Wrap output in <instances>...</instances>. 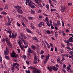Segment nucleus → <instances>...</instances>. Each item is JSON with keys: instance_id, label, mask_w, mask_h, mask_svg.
I'll use <instances>...</instances> for the list:
<instances>
[{"instance_id": "f257e3e1", "label": "nucleus", "mask_w": 73, "mask_h": 73, "mask_svg": "<svg viewBox=\"0 0 73 73\" xmlns=\"http://www.w3.org/2000/svg\"><path fill=\"white\" fill-rule=\"evenodd\" d=\"M26 0V4L27 5V4L28 3V5L29 7H31L32 8H35V7L33 5L32 2L31 1V0Z\"/></svg>"}, {"instance_id": "f03ea898", "label": "nucleus", "mask_w": 73, "mask_h": 73, "mask_svg": "<svg viewBox=\"0 0 73 73\" xmlns=\"http://www.w3.org/2000/svg\"><path fill=\"white\" fill-rule=\"evenodd\" d=\"M16 65H17V66H16ZM12 66H13V67H14L15 66H16L15 67V68H17V69L19 70H20V69H19V64H17V62H16L15 63H13V65Z\"/></svg>"}, {"instance_id": "7ed1b4c3", "label": "nucleus", "mask_w": 73, "mask_h": 73, "mask_svg": "<svg viewBox=\"0 0 73 73\" xmlns=\"http://www.w3.org/2000/svg\"><path fill=\"white\" fill-rule=\"evenodd\" d=\"M6 41L7 42V44H8L10 48H12V44H10V43L9 42V39L8 38L7 39H6Z\"/></svg>"}, {"instance_id": "20e7f679", "label": "nucleus", "mask_w": 73, "mask_h": 73, "mask_svg": "<svg viewBox=\"0 0 73 73\" xmlns=\"http://www.w3.org/2000/svg\"><path fill=\"white\" fill-rule=\"evenodd\" d=\"M6 51H4V54L5 56H7L8 54L9 50L8 49V47L7 46L6 47Z\"/></svg>"}, {"instance_id": "39448f33", "label": "nucleus", "mask_w": 73, "mask_h": 73, "mask_svg": "<svg viewBox=\"0 0 73 73\" xmlns=\"http://www.w3.org/2000/svg\"><path fill=\"white\" fill-rule=\"evenodd\" d=\"M11 56L12 57H18V55L16 54V53L14 52L12 53Z\"/></svg>"}, {"instance_id": "423d86ee", "label": "nucleus", "mask_w": 73, "mask_h": 73, "mask_svg": "<svg viewBox=\"0 0 73 73\" xmlns=\"http://www.w3.org/2000/svg\"><path fill=\"white\" fill-rule=\"evenodd\" d=\"M60 11L62 12H64L65 11V7L64 6H62Z\"/></svg>"}, {"instance_id": "0eeeda50", "label": "nucleus", "mask_w": 73, "mask_h": 73, "mask_svg": "<svg viewBox=\"0 0 73 73\" xmlns=\"http://www.w3.org/2000/svg\"><path fill=\"white\" fill-rule=\"evenodd\" d=\"M18 43L19 45V46H20L21 49L22 50H23V48L21 46V44H22V42H21V41H19V42H18Z\"/></svg>"}, {"instance_id": "6e6552de", "label": "nucleus", "mask_w": 73, "mask_h": 73, "mask_svg": "<svg viewBox=\"0 0 73 73\" xmlns=\"http://www.w3.org/2000/svg\"><path fill=\"white\" fill-rule=\"evenodd\" d=\"M35 55V56H34V60H35L34 61V64H37V62L36 61H37V58L36 57V56Z\"/></svg>"}, {"instance_id": "1a4fd4ad", "label": "nucleus", "mask_w": 73, "mask_h": 73, "mask_svg": "<svg viewBox=\"0 0 73 73\" xmlns=\"http://www.w3.org/2000/svg\"><path fill=\"white\" fill-rule=\"evenodd\" d=\"M28 52L31 53H34L35 52L33 50H31V48H29L28 50Z\"/></svg>"}, {"instance_id": "9d476101", "label": "nucleus", "mask_w": 73, "mask_h": 73, "mask_svg": "<svg viewBox=\"0 0 73 73\" xmlns=\"http://www.w3.org/2000/svg\"><path fill=\"white\" fill-rule=\"evenodd\" d=\"M52 69L54 71H57V70H58V68H57L55 66H52Z\"/></svg>"}, {"instance_id": "9b49d317", "label": "nucleus", "mask_w": 73, "mask_h": 73, "mask_svg": "<svg viewBox=\"0 0 73 73\" xmlns=\"http://www.w3.org/2000/svg\"><path fill=\"white\" fill-rule=\"evenodd\" d=\"M14 8H17V9H18V11H19V10H20V9L21 8V7H20V6H15L14 7Z\"/></svg>"}, {"instance_id": "f8f14e48", "label": "nucleus", "mask_w": 73, "mask_h": 73, "mask_svg": "<svg viewBox=\"0 0 73 73\" xmlns=\"http://www.w3.org/2000/svg\"><path fill=\"white\" fill-rule=\"evenodd\" d=\"M72 39L73 38L72 37L69 39L68 40L69 41V42H73V40Z\"/></svg>"}, {"instance_id": "ddd939ff", "label": "nucleus", "mask_w": 73, "mask_h": 73, "mask_svg": "<svg viewBox=\"0 0 73 73\" xmlns=\"http://www.w3.org/2000/svg\"><path fill=\"white\" fill-rule=\"evenodd\" d=\"M16 36H17V35H16L15 34L14 35V34L13 33L12 34V36L13 38H16Z\"/></svg>"}, {"instance_id": "4468645a", "label": "nucleus", "mask_w": 73, "mask_h": 73, "mask_svg": "<svg viewBox=\"0 0 73 73\" xmlns=\"http://www.w3.org/2000/svg\"><path fill=\"white\" fill-rule=\"evenodd\" d=\"M17 11L19 13H23V11L21 9L18 10Z\"/></svg>"}, {"instance_id": "2eb2a0df", "label": "nucleus", "mask_w": 73, "mask_h": 73, "mask_svg": "<svg viewBox=\"0 0 73 73\" xmlns=\"http://www.w3.org/2000/svg\"><path fill=\"white\" fill-rule=\"evenodd\" d=\"M11 70L12 72H13L15 71V67H12Z\"/></svg>"}, {"instance_id": "dca6fc26", "label": "nucleus", "mask_w": 73, "mask_h": 73, "mask_svg": "<svg viewBox=\"0 0 73 73\" xmlns=\"http://www.w3.org/2000/svg\"><path fill=\"white\" fill-rule=\"evenodd\" d=\"M26 30L27 31V32H28V33H32V32L30 30H29L28 29H26Z\"/></svg>"}, {"instance_id": "f3484780", "label": "nucleus", "mask_w": 73, "mask_h": 73, "mask_svg": "<svg viewBox=\"0 0 73 73\" xmlns=\"http://www.w3.org/2000/svg\"><path fill=\"white\" fill-rule=\"evenodd\" d=\"M69 53L71 55V56L73 57V52L72 51H70L69 52Z\"/></svg>"}, {"instance_id": "a211bd4d", "label": "nucleus", "mask_w": 73, "mask_h": 73, "mask_svg": "<svg viewBox=\"0 0 73 73\" xmlns=\"http://www.w3.org/2000/svg\"><path fill=\"white\" fill-rule=\"evenodd\" d=\"M57 24L58 25L60 26L61 25V23H60V22L59 21H57Z\"/></svg>"}, {"instance_id": "6ab92c4d", "label": "nucleus", "mask_w": 73, "mask_h": 73, "mask_svg": "<svg viewBox=\"0 0 73 73\" xmlns=\"http://www.w3.org/2000/svg\"><path fill=\"white\" fill-rule=\"evenodd\" d=\"M52 69H53V67L52 66H50V69H49V70L50 72H51L52 70Z\"/></svg>"}, {"instance_id": "aec40b11", "label": "nucleus", "mask_w": 73, "mask_h": 73, "mask_svg": "<svg viewBox=\"0 0 73 73\" xmlns=\"http://www.w3.org/2000/svg\"><path fill=\"white\" fill-rule=\"evenodd\" d=\"M34 70H33V73H37L36 69V68H35V69H34Z\"/></svg>"}, {"instance_id": "412c9836", "label": "nucleus", "mask_w": 73, "mask_h": 73, "mask_svg": "<svg viewBox=\"0 0 73 73\" xmlns=\"http://www.w3.org/2000/svg\"><path fill=\"white\" fill-rule=\"evenodd\" d=\"M34 40H36V41L38 42V39H37V38L36 37H34Z\"/></svg>"}, {"instance_id": "4be33fe9", "label": "nucleus", "mask_w": 73, "mask_h": 73, "mask_svg": "<svg viewBox=\"0 0 73 73\" xmlns=\"http://www.w3.org/2000/svg\"><path fill=\"white\" fill-rule=\"evenodd\" d=\"M46 7L48 10H49V5H48V4H47L46 6Z\"/></svg>"}, {"instance_id": "5701e85b", "label": "nucleus", "mask_w": 73, "mask_h": 73, "mask_svg": "<svg viewBox=\"0 0 73 73\" xmlns=\"http://www.w3.org/2000/svg\"><path fill=\"white\" fill-rule=\"evenodd\" d=\"M57 62H58V63H59V64H61V65L62 64V62H61V61H60L59 60H57Z\"/></svg>"}, {"instance_id": "b1692460", "label": "nucleus", "mask_w": 73, "mask_h": 73, "mask_svg": "<svg viewBox=\"0 0 73 73\" xmlns=\"http://www.w3.org/2000/svg\"><path fill=\"white\" fill-rule=\"evenodd\" d=\"M49 55L48 54V56L46 57V60H48L49 59Z\"/></svg>"}, {"instance_id": "393cba45", "label": "nucleus", "mask_w": 73, "mask_h": 73, "mask_svg": "<svg viewBox=\"0 0 73 73\" xmlns=\"http://www.w3.org/2000/svg\"><path fill=\"white\" fill-rule=\"evenodd\" d=\"M5 9H8V7L7 5H5Z\"/></svg>"}, {"instance_id": "a878e982", "label": "nucleus", "mask_w": 73, "mask_h": 73, "mask_svg": "<svg viewBox=\"0 0 73 73\" xmlns=\"http://www.w3.org/2000/svg\"><path fill=\"white\" fill-rule=\"evenodd\" d=\"M31 48L33 49H36V46H31Z\"/></svg>"}, {"instance_id": "bb28decb", "label": "nucleus", "mask_w": 73, "mask_h": 73, "mask_svg": "<svg viewBox=\"0 0 73 73\" xmlns=\"http://www.w3.org/2000/svg\"><path fill=\"white\" fill-rule=\"evenodd\" d=\"M25 45H28V42L26 41H24L23 42Z\"/></svg>"}, {"instance_id": "cd10ccee", "label": "nucleus", "mask_w": 73, "mask_h": 73, "mask_svg": "<svg viewBox=\"0 0 73 73\" xmlns=\"http://www.w3.org/2000/svg\"><path fill=\"white\" fill-rule=\"evenodd\" d=\"M6 39H7V38L6 39L5 38H3L1 40L2 42H5L6 40Z\"/></svg>"}, {"instance_id": "c85d7f7f", "label": "nucleus", "mask_w": 73, "mask_h": 73, "mask_svg": "<svg viewBox=\"0 0 73 73\" xmlns=\"http://www.w3.org/2000/svg\"><path fill=\"white\" fill-rule=\"evenodd\" d=\"M46 32L48 34H50V32L49 30H48L46 31Z\"/></svg>"}, {"instance_id": "c756f323", "label": "nucleus", "mask_w": 73, "mask_h": 73, "mask_svg": "<svg viewBox=\"0 0 73 73\" xmlns=\"http://www.w3.org/2000/svg\"><path fill=\"white\" fill-rule=\"evenodd\" d=\"M49 21L50 22V26H52V25H52V21Z\"/></svg>"}, {"instance_id": "7c9ffc66", "label": "nucleus", "mask_w": 73, "mask_h": 73, "mask_svg": "<svg viewBox=\"0 0 73 73\" xmlns=\"http://www.w3.org/2000/svg\"><path fill=\"white\" fill-rule=\"evenodd\" d=\"M2 14H3V15H6L7 13L6 12H5L4 11H3V12L1 13Z\"/></svg>"}, {"instance_id": "2f4dec72", "label": "nucleus", "mask_w": 73, "mask_h": 73, "mask_svg": "<svg viewBox=\"0 0 73 73\" xmlns=\"http://www.w3.org/2000/svg\"><path fill=\"white\" fill-rule=\"evenodd\" d=\"M31 28H32V29H34V27H33V26L32 25V24H31V25H30Z\"/></svg>"}, {"instance_id": "473e14b6", "label": "nucleus", "mask_w": 73, "mask_h": 73, "mask_svg": "<svg viewBox=\"0 0 73 73\" xmlns=\"http://www.w3.org/2000/svg\"><path fill=\"white\" fill-rule=\"evenodd\" d=\"M23 58L24 60H25L27 58V56L25 55H23Z\"/></svg>"}, {"instance_id": "72a5a7b5", "label": "nucleus", "mask_w": 73, "mask_h": 73, "mask_svg": "<svg viewBox=\"0 0 73 73\" xmlns=\"http://www.w3.org/2000/svg\"><path fill=\"white\" fill-rule=\"evenodd\" d=\"M35 0V3H37V4H39V2H38V0Z\"/></svg>"}, {"instance_id": "f704fd0d", "label": "nucleus", "mask_w": 73, "mask_h": 73, "mask_svg": "<svg viewBox=\"0 0 73 73\" xmlns=\"http://www.w3.org/2000/svg\"><path fill=\"white\" fill-rule=\"evenodd\" d=\"M26 73H30V71H29V70H26Z\"/></svg>"}, {"instance_id": "c9c22d12", "label": "nucleus", "mask_w": 73, "mask_h": 73, "mask_svg": "<svg viewBox=\"0 0 73 73\" xmlns=\"http://www.w3.org/2000/svg\"><path fill=\"white\" fill-rule=\"evenodd\" d=\"M51 12H53V11H56V9H51L50 10Z\"/></svg>"}, {"instance_id": "e433bc0d", "label": "nucleus", "mask_w": 73, "mask_h": 73, "mask_svg": "<svg viewBox=\"0 0 73 73\" xmlns=\"http://www.w3.org/2000/svg\"><path fill=\"white\" fill-rule=\"evenodd\" d=\"M62 33L63 36H66V35H65V33H64V32H63Z\"/></svg>"}, {"instance_id": "4c0bfd02", "label": "nucleus", "mask_w": 73, "mask_h": 73, "mask_svg": "<svg viewBox=\"0 0 73 73\" xmlns=\"http://www.w3.org/2000/svg\"><path fill=\"white\" fill-rule=\"evenodd\" d=\"M58 35V34H57V33L55 32V35L56 37H57V35Z\"/></svg>"}, {"instance_id": "58836bf2", "label": "nucleus", "mask_w": 73, "mask_h": 73, "mask_svg": "<svg viewBox=\"0 0 73 73\" xmlns=\"http://www.w3.org/2000/svg\"><path fill=\"white\" fill-rule=\"evenodd\" d=\"M22 25L24 27H25V24H24V22H22Z\"/></svg>"}, {"instance_id": "ea45409f", "label": "nucleus", "mask_w": 73, "mask_h": 73, "mask_svg": "<svg viewBox=\"0 0 73 73\" xmlns=\"http://www.w3.org/2000/svg\"><path fill=\"white\" fill-rule=\"evenodd\" d=\"M30 68H31V69H35V68L33 67V66H31L30 67Z\"/></svg>"}, {"instance_id": "a19ab883", "label": "nucleus", "mask_w": 73, "mask_h": 73, "mask_svg": "<svg viewBox=\"0 0 73 73\" xmlns=\"http://www.w3.org/2000/svg\"><path fill=\"white\" fill-rule=\"evenodd\" d=\"M17 25L18 26V27H20V23H19L17 22Z\"/></svg>"}, {"instance_id": "79ce46f5", "label": "nucleus", "mask_w": 73, "mask_h": 73, "mask_svg": "<svg viewBox=\"0 0 73 73\" xmlns=\"http://www.w3.org/2000/svg\"><path fill=\"white\" fill-rule=\"evenodd\" d=\"M47 61H48V60L47 59H45L44 61V63L45 64H46V63L47 62Z\"/></svg>"}, {"instance_id": "37998d69", "label": "nucleus", "mask_w": 73, "mask_h": 73, "mask_svg": "<svg viewBox=\"0 0 73 73\" xmlns=\"http://www.w3.org/2000/svg\"><path fill=\"white\" fill-rule=\"evenodd\" d=\"M66 69L68 70H70V67H66Z\"/></svg>"}, {"instance_id": "c03bdc74", "label": "nucleus", "mask_w": 73, "mask_h": 73, "mask_svg": "<svg viewBox=\"0 0 73 73\" xmlns=\"http://www.w3.org/2000/svg\"><path fill=\"white\" fill-rule=\"evenodd\" d=\"M5 58H6V59H7V60H9V57H8V56H5Z\"/></svg>"}, {"instance_id": "a18cd8bd", "label": "nucleus", "mask_w": 73, "mask_h": 73, "mask_svg": "<svg viewBox=\"0 0 73 73\" xmlns=\"http://www.w3.org/2000/svg\"><path fill=\"white\" fill-rule=\"evenodd\" d=\"M47 22H48V23L47 24V25L48 26V27H50V24H49V22L48 21Z\"/></svg>"}, {"instance_id": "49530a36", "label": "nucleus", "mask_w": 73, "mask_h": 73, "mask_svg": "<svg viewBox=\"0 0 73 73\" xmlns=\"http://www.w3.org/2000/svg\"><path fill=\"white\" fill-rule=\"evenodd\" d=\"M44 52L43 51H42V50L41 51V52H40V54H43V53H44Z\"/></svg>"}, {"instance_id": "de8ad7c7", "label": "nucleus", "mask_w": 73, "mask_h": 73, "mask_svg": "<svg viewBox=\"0 0 73 73\" xmlns=\"http://www.w3.org/2000/svg\"><path fill=\"white\" fill-rule=\"evenodd\" d=\"M62 27H64V21H62Z\"/></svg>"}, {"instance_id": "09e8293b", "label": "nucleus", "mask_w": 73, "mask_h": 73, "mask_svg": "<svg viewBox=\"0 0 73 73\" xmlns=\"http://www.w3.org/2000/svg\"><path fill=\"white\" fill-rule=\"evenodd\" d=\"M23 36L24 37V38L25 39H27V37H26V36H25L24 35H23Z\"/></svg>"}, {"instance_id": "8fccbe9b", "label": "nucleus", "mask_w": 73, "mask_h": 73, "mask_svg": "<svg viewBox=\"0 0 73 73\" xmlns=\"http://www.w3.org/2000/svg\"><path fill=\"white\" fill-rule=\"evenodd\" d=\"M27 47H28V45H27L26 46H25L24 47V48H27Z\"/></svg>"}, {"instance_id": "3c124183", "label": "nucleus", "mask_w": 73, "mask_h": 73, "mask_svg": "<svg viewBox=\"0 0 73 73\" xmlns=\"http://www.w3.org/2000/svg\"><path fill=\"white\" fill-rule=\"evenodd\" d=\"M72 5V3H70L68 4V5L69 6H71Z\"/></svg>"}, {"instance_id": "603ef678", "label": "nucleus", "mask_w": 73, "mask_h": 73, "mask_svg": "<svg viewBox=\"0 0 73 73\" xmlns=\"http://www.w3.org/2000/svg\"><path fill=\"white\" fill-rule=\"evenodd\" d=\"M27 55L29 57H31V54H29V53H27Z\"/></svg>"}, {"instance_id": "864d4df0", "label": "nucleus", "mask_w": 73, "mask_h": 73, "mask_svg": "<svg viewBox=\"0 0 73 73\" xmlns=\"http://www.w3.org/2000/svg\"><path fill=\"white\" fill-rule=\"evenodd\" d=\"M53 25L54 26H57V24H56V23H54L53 24Z\"/></svg>"}, {"instance_id": "5fc2aeb1", "label": "nucleus", "mask_w": 73, "mask_h": 73, "mask_svg": "<svg viewBox=\"0 0 73 73\" xmlns=\"http://www.w3.org/2000/svg\"><path fill=\"white\" fill-rule=\"evenodd\" d=\"M70 73H73V71L72 70H71V69H70Z\"/></svg>"}, {"instance_id": "6e6d98bb", "label": "nucleus", "mask_w": 73, "mask_h": 73, "mask_svg": "<svg viewBox=\"0 0 73 73\" xmlns=\"http://www.w3.org/2000/svg\"><path fill=\"white\" fill-rule=\"evenodd\" d=\"M57 16L58 18H60V15H59V14L57 13Z\"/></svg>"}, {"instance_id": "4d7b16f0", "label": "nucleus", "mask_w": 73, "mask_h": 73, "mask_svg": "<svg viewBox=\"0 0 73 73\" xmlns=\"http://www.w3.org/2000/svg\"><path fill=\"white\" fill-rule=\"evenodd\" d=\"M41 58L42 59H43V58L44 57V55H42L41 56Z\"/></svg>"}, {"instance_id": "13d9d810", "label": "nucleus", "mask_w": 73, "mask_h": 73, "mask_svg": "<svg viewBox=\"0 0 73 73\" xmlns=\"http://www.w3.org/2000/svg\"><path fill=\"white\" fill-rule=\"evenodd\" d=\"M17 50L18 51V53H20V49L19 48Z\"/></svg>"}, {"instance_id": "bf43d9fd", "label": "nucleus", "mask_w": 73, "mask_h": 73, "mask_svg": "<svg viewBox=\"0 0 73 73\" xmlns=\"http://www.w3.org/2000/svg\"><path fill=\"white\" fill-rule=\"evenodd\" d=\"M55 66H56V67H57L58 68H59V67L60 66L58 65V64H56L55 65Z\"/></svg>"}, {"instance_id": "052dcab7", "label": "nucleus", "mask_w": 73, "mask_h": 73, "mask_svg": "<svg viewBox=\"0 0 73 73\" xmlns=\"http://www.w3.org/2000/svg\"><path fill=\"white\" fill-rule=\"evenodd\" d=\"M38 4L39 7H41V8H42V6L41 5V4H40V3H38Z\"/></svg>"}, {"instance_id": "680f3d73", "label": "nucleus", "mask_w": 73, "mask_h": 73, "mask_svg": "<svg viewBox=\"0 0 73 73\" xmlns=\"http://www.w3.org/2000/svg\"><path fill=\"white\" fill-rule=\"evenodd\" d=\"M66 48L67 49H69V50H70V49H71V48L70 47H66Z\"/></svg>"}, {"instance_id": "e2e57ef3", "label": "nucleus", "mask_w": 73, "mask_h": 73, "mask_svg": "<svg viewBox=\"0 0 73 73\" xmlns=\"http://www.w3.org/2000/svg\"><path fill=\"white\" fill-rule=\"evenodd\" d=\"M66 56L67 57H69V58H71V57H71V56H70V55L68 56V55H66Z\"/></svg>"}, {"instance_id": "0e129e2a", "label": "nucleus", "mask_w": 73, "mask_h": 73, "mask_svg": "<svg viewBox=\"0 0 73 73\" xmlns=\"http://www.w3.org/2000/svg\"><path fill=\"white\" fill-rule=\"evenodd\" d=\"M52 0L55 3H57V1L56 0Z\"/></svg>"}, {"instance_id": "69168bd1", "label": "nucleus", "mask_w": 73, "mask_h": 73, "mask_svg": "<svg viewBox=\"0 0 73 73\" xmlns=\"http://www.w3.org/2000/svg\"><path fill=\"white\" fill-rule=\"evenodd\" d=\"M63 68H66V65H65V64L63 65Z\"/></svg>"}, {"instance_id": "338daca9", "label": "nucleus", "mask_w": 73, "mask_h": 73, "mask_svg": "<svg viewBox=\"0 0 73 73\" xmlns=\"http://www.w3.org/2000/svg\"><path fill=\"white\" fill-rule=\"evenodd\" d=\"M38 13H41V11L40 10H39L37 12Z\"/></svg>"}, {"instance_id": "774afa93", "label": "nucleus", "mask_w": 73, "mask_h": 73, "mask_svg": "<svg viewBox=\"0 0 73 73\" xmlns=\"http://www.w3.org/2000/svg\"><path fill=\"white\" fill-rule=\"evenodd\" d=\"M31 12L33 14V13H35V11L32 10L31 11Z\"/></svg>"}]
</instances>
